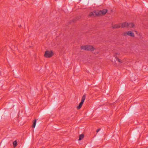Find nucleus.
Listing matches in <instances>:
<instances>
[{"instance_id": "nucleus-8", "label": "nucleus", "mask_w": 148, "mask_h": 148, "mask_svg": "<svg viewBox=\"0 0 148 148\" xmlns=\"http://www.w3.org/2000/svg\"><path fill=\"white\" fill-rule=\"evenodd\" d=\"M134 24L132 23H128L127 27H132L134 26Z\"/></svg>"}, {"instance_id": "nucleus-12", "label": "nucleus", "mask_w": 148, "mask_h": 148, "mask_svg": "<svg viewBox=\"0 0 148 148\" xmlns=\"http://www.w3.org/2000/svg\"><path fill=\"white\" fill-rule=\"evenodd\" d=\"M36 120H35L34 122H33V125H32V127H35L36 125Z\"/></svg>"}, {"instance_id": "nucleus-3", "label": "nucleus", "mask_w": 148, "mask_h": 148, "mask_svg": "<svg viewBox=\"0 0 148 148\" xmlns=\"http://www.w3.org/2000/svg\"><path fill=\"white\" fill-rule=\"evenodd\" d=\"M53 55V52L52 51H45L44 56L47 58H50L52 57Z\"/></svg>"}, {"instance_id": "nucleus-2", "label": "nucleus", "mask_w": 148, "mask_h": 148, "mask_svg": "<svg viewBox=\"0 0 148 148\" xmlns=\"http://www.w3.org/2000/svg\"><path fill=\"white\" fill-rule=\"evenodd\" d=\"M81 48L82 49L91 51H93L95 49L92 46L90 45L82 46L81 47Z\"/></svg>"}, {"instance_id": "nucleus-1", "label": "nucleus", "mask_w": 148, "mask_h": 148, "mask_svg": "<svg viewBox=\"0 0 148 148\" xmlns=\"http://www.w3.org/2000/svg\"><path fill=\"white\" fill-rule=\"evenodd\" d=\"M107 12L106 9H104L102 10H96L91 12L89 14V16L93 17L97 16L103 15Z\"/></svg>"}, {"instance_id": "nucleus-13", "label": "nucleus", "mask_w": 148, "mask_h": 148, "mask_svg": "<svg viewBox=\"0 0 148 148\" xmlns=\"http://www.w3.org/2000/svg\"><path fill=\"white\" fill-rule=\"evenodd\" d=\"M101 129H97L96 131L97 133H98L100 130Z\"/></svg>"}, {"instance_id": "nucleus-6", "label": "nucleus", "mask_w": 148, "mask_h": 148, "mask_svg": "<svg viewBox=\"0 0 148 148\" xmlns=\"http://www.w3.org/2000/svg\"><path fill=\"white\" fill-rule=\"evenodd\" d=\"M121 28L127 27L128 23L125 22L121 23Z\"/></svg>"}, {"instance_id": "nucleus-4", "label": "nucleus", "mask_w": 148, "mask_h": 148, "mask_svg": "<svg viewBox=\"0 0 148 148\" xmlns=\"http://www.w3.org/2000/svg\"><path fill=\"white\" fill-rule=\"evenodd\" d=\"M85 98L86 96L85 95H84L82 96L81 102L79 103V106L77 107V109H79L81 108L85 99Z\"/></svg>"}, {"instance_id": "nucleus-9", "label": "nucleus", "mask_w": 148, "mask_h": 148, "mask_svg": "<svg viewBox=\"0 0 148 148\" xmlns=\"http://www.w3.org/2000/svg\"><path fill=\"white\" fill-rule=\"evenodd\" d=\"M84 137V135L83 134H82L79 136V138L78 140H82Z\"/></svg>"}, {"instance_id": "nucleus-14", "label": "nucleus", "mask_w": 148, "mask_h": 148, "mask_svg": "<svg viewBox=\"0 0 148 148\" xmlns=\"http://www.w3.org/2000/svg\"><path fill=\"white\" fill-rule=\"evenodd\" d=\"M116 55H118L119 54H118V53H116Z\"/></svg>"}, {"instance_id": "nucleus-5", "label": "nucleus", "mask_w": 148, "mask_h": 148, "mask_svg": "<svg viewBox=\"0 0 148 148\" xmlns=\"http://www.w3.org/2000/svg\"><path fill=\"white\" fill-rule=\"evenodd\" d=\"M123 35L124 36H126L127 35L130 36L132 37L134 36V34L132 33L131 31H128L126 32L123 33Z\"/></svg>"}, {"instance_id": "nucleus-11", "label": "nucleus", "mask_w": 148, "mask_h": 148, "mask_svg": "<svg viewBox=\"0 0 148 148\" xmlns=\"http://www.w3.org/2000/svg\"><path fill=\"white\" fill-rule=\"evenodd\" d=\"M13 145L14 147H15L17 145V142L16 140L13 142Z\"/></svg>"}, {"instance_id": "nucleus-7", "label": "nucleus", "mask_w": 148, "mask_h": 148, "mask_svg": "<svg viewBox=\"0 0 148 148\" xmlns=\"http://www.w3.org/2000/svg\"><path fill=\"white\" fill-rule=\"evenodd\" d=\"M112 27L114 28H121V24H116L112 26Z\"/></svg>"}, {"instance_id": "nucleus-10", "label": "nucleus", "mask_w": 148, "mask_h": 148, "mask_svg": "<svg viewBox=\"0 0 148 148\" xmlns=\"http://www.w3.org/2000/svg\"><path fill=\"white\" fill-rule=\"evenodd\" d=\"M114 56H116V55H114ZM116 57V60H117V61H118L119 62H120V63H123V61L122 60H121L119 59V58L117 57Z\"/></svg>"}]
</instances>
